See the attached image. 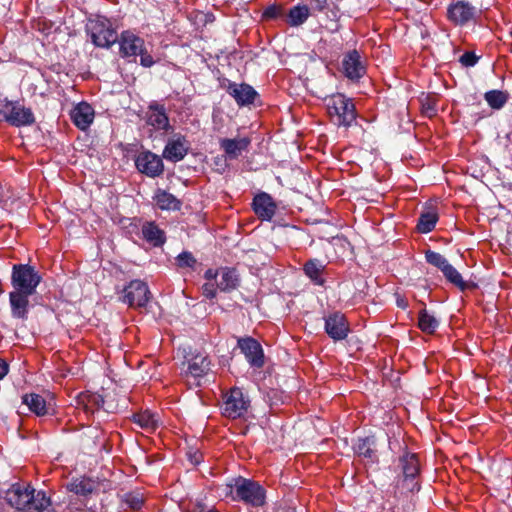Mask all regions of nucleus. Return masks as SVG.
<instances>
[{
    "mask_svg": "<svg viewBox=\"0 0 512 512\" xmlns=\"http://www.w3.org/2000/svg\"><path fill=\"white\" fill-rule=\"evenodd\" d=\"M5 500L11 507L22 512H43L51 504L44 492L36 493L30 485L21 484H13L6 491Z\"/></svg>",
    "mask_w": 512,
    "mask_h": 512,
    "instance_id": "nucleus-1",
    "label": "nucleus"
},
{
    "mask_svg": "<svg viewBox=\"0 0 512 512\" xmlns=\"http://www.w3.org/2000/svg\"><path fill=\"white\" fill-rule=\"evenodd\" d=\"M331 121L337 126H350L356 119L355 105L344 94L337 93L324 99Z\"/></svg>",
    "mask_w": 512,
    "mask_h": 512,
    "instance_id": "nucleus-2",
    "label": "nucleus"
},
{
    "mask_svg": "<svg viewBox=\"0 0 512 512\" xmlns=\"http://www.w3.org/2000/svg\"><path fill=\"white\" fill-rule=\"evenodd\" d=\"M0 121H5L12 126H29L35 122L32 110L18 101L0 100Z\"/></svg>",
    "mask_w": 512,
    "mask_h": 512,
    "instance_id": "nucleus-3",
    "label": "nucleus"
},
{
    "mask_svg": "<svg viewBox=\"0 0 512 512\" xmlns=\"http://www.w3.org/2000/svg\"><path fill=\"white\" fill-rule=\"evenodd\" d=\"M41 282L40 274L28 264H16L12 268L11 283L14 290L34 294Z\"/></svg>",
    "mask_w": 512,
    "mask_h": 512,
    "instance_id": "nucleus-4",
    "label": "nucleus"
},
{
    "mask_svg": "<svg viewBox=\"0 0 512 512\" xmlns=\"http://www.w3.org/2000/svg\"><path fill=\"white\" fill-rule=\"evenodd\" d=\"M235 499L244 501L255 507L262 506L265 502V492L257 482L245 478H238L234 485Z\"/></svg>",
    "mask_w": 512,
    "mask_h": 512,
    "instance_id": "nucleus-5",
    "label": "nucleus"
},
{
    "mask_svg": "<svg viewBox=\"0 0 512 512\" xmlns=\"http://www.w3.org/2000/svg\"><path fill=\"white\" fill-rule=\"evenodd\" d=\"M249 407L250 400L239 387L231 388L224 395L222 410L223 415L228 418L236 419L244 416Z\"/></svg>",
    "mask_w": 512,
    "mask_h": 512,
    "instance_id": "nucleus-6",
    "label": "nucleus"
},
{
    "mask_svg": "<svg viewBox=\"0 0 512 512\" xmlns=\"http://www.w3.org/2000/svg\"><path fill=\"white\" fill-rule=\"evenodd\" d=\"M87 29L94 45L108 48L117 40V34L106 18L90 20Z\"/></svg>",
    "mask_w": 512,
    "mask_h": 512,
    "instance_id": "nucleus-7",
    "label": "nucleus"
},
{
    "mask_svg": "<svg viewBox=\"0 0 512 512\" xmlns=\"http://www.w3.org/2000/svg\"><path fill=\"white\" fill-rule=\"evenodd\" d=\"M399 461L403 474L401 481L402 487L411 493L419 491L420 485L416 480L420 469L417 455L407 452L402 457H400Z\"/></svg>",
    "mask_w": 512,
    "mask_h": 512,
    "instance_id": "nucleus-8",
    "label": "nucleus"
},
{
    "mask_svg": "<svg viewBox=\"0 0 512 512\" xmlns=\"http://www.w3.org/2000/svg\"><path fill=\"white\" fill-rule=\"evenodd\" d=\"M150 299L147 284L141 280L131 281L123 290L121 301L129 306H144Z\"/></svg>",
    "mask_w": 512,
    "mask_h": 512,
    "instance_id": "nucleus-9",
    "label": "nucleus"
},
{
    "mask_svg": "<svg viewBox=\"0 0 512 512\" xmlns=\"http://www.w3.org/2000/svg\"><path fill=\"white\" fill-rule=\"evenodd\" d=\"M238 347L252 367L261 368L264 365V353L260 343L252 337L238 339Z\"/></svg>",
    "mask_w": 512,
    "mask_h": 512,
    "instance_id": "nucleus-10",
    "label": "nucleus"
},
{
    "mask_svg": "<svg viewBox=\"0 0 512 512\" xmlns=\"http://www.w3.org/2000/svg\"><path fill=\"white\" fill-rule=\"evenodd\" d=\"M135 163L137 169L149 177H157L164 170L162 159L149 151L139 154Z\"/></svg>",
    "mask_w": 512,
    "mask_h": 512,
    "instance_id": "nucleus-11",
    "label": "nucleus"
},
{
    "mask_svg": "<svg viewBox=\"0 0 512 512\" xmlns=\"http://www.w3.org/2000/svg\"><path fill=\"white\" fill-rule=\"evenodd\" d=\"M65 487L69 492L77 496L88 498L99 491L100 482L91 477L80 476L72 478Z\"/></svg>",
    "mask_w": 512,
    "mask_h": 512,
    "instance_id": "nucleus-12",
    "label": "nucleus"
},
{
    "mask_svg": "<svg viewBox=\"0 0 512 512\" xmlns=\"http://www.w3.org/2000/svg\"><path fill=\"white\" fill-rule=\"evenodd\" d=\"M188 151V142L186 138L180 134L170 138L164 148L163 157L172 162L182 160Z\"/></svg>",
    "mask_w": 512,
    "mask_h": 512,
    "instance_id": "nucleus-13",
    "label": "nucleus"
},
{
    "mask_svg": "<svg viewBox=\"0 0 512 512\" xmlns=\"http://www.w3.org/2000/svg\"><path fill=\"white\" fill-rule=\"evenodd\" d=\"M120 53L123 57H136L143 52L144 41L130 31H124L119 39Z\"/></svg>",
    "mask_w": 512,
    "mask_h": 512,
    "instance_id": "nucleus-14",
    "label": "nucleus"
},
{
    "mask_svg": "<svg viewBox=\"0 0 512 512\" xmlns=\"http://www.w3.org/2000/svg\"><path fill=\"white\" fill-rule=\"evenodd\" d=\"M252 205L255 214L264 221H270L277 208L273 198L265 192L257 194Z\"/></svg>",
    "mask_w": 512,
    "mask_h": 512,
    "instance_id": "nucleus-15",
    "label": "nucleus"
},
{
    "mask_svg": "<svg viewBox=\"0 0 512 512\" xmlns=\"http://www.w3.org/2000/svg\"><path fill=\"white\" fill-rule=\"evenodd\" d=\"M220 148L224 151L226 158L237 159L243 152H246L251 144L249 137L223 138L219 142Z\"/></svg>",
    "mask_w": 512,
    "mask_h": 512,
    "instance_id": "nucleus-16",
    "label": "nucleus"
},
{
    "mask_svg": "<svg viewBox=\"0 0 512 512\" xmlns=\"http://www.w3.org/2000/svg\"><path fill=\"white\" fill-rule=\"evenodd\" d=\"M227 92L239 106L252 104L257 96L256 90L245 83H229Z\"/></svg>",
    "mask_w": 512,
    "mask_h": 512,
    "instance_id": "nucleus-17",
    "label": "nucleus"
},
{
    "mask_svg": "<svg viewBox=\"0 0 512 512\" xmlns=\"http://www.w3.org/2000/svg\"><path fill=\"white\" fill-rule=\"evenodd\" d=\"M183 353L184 358L188 363L187 372L191 376L198 378L207 374L210 365V361L207 356L201 353L193 354L191 351L187 352L185 348L183 349Z\"/></svg>",
    "mask_w": 512,
    "mask_h": 512,
    "instance_id": "nucleus-18",
    "label": "nucleus"
},
{
    "mask_svg": "<svg viewBox=\"0 0 512 512\" xmlns=\"http://www.w3.org/2000/svg\"><path fill=\"white\" fill-rule=\"evenodd\" d=\"M476 8L468 2L458 1L450 5L448 9V16L455 24L464 25L474 18Z\"/></svg>",
    "mask_w": 512,
    "mask_h": 512,
    "instance_id": "nucleus-19",
    "label": "nucleus"
},
{
    "mask_svg": "<svg viewBox=\"0 0 512 512\" xmlns=\"http://www.w3.org/2000/svg\"><path fill=\"white\" fill-rule=\"evenodd\" d=\"M95 112L87 102L78 103L71 111L73 123L81 130H86L93 122Z\"/></svg>",
    "mask_w": 512,
    "mask_h": 512,
    "instance_id": "nucleus-20",
    "label": "nucleus"
},
{
    "mask_svg": "<svg viewBox=\"0 0 512 512\" xmlns=\"http://www.w3.org/2000/svg\"><path fill=\"white\" fill-rule=\"evenodd\" d=\"M342 66L346 77L352 80L359 79L365 72L360 54L356 50L347 53L343 59Z\"/></svg>",
    "mask_w": 512,
    "mask_h": 512,
    "instance_id": "nucleus-21",
    "label": "nucleus"
},
{
    "mask_svg": "<svg viewBox=\"0 0 512 512\" xmlns=\"http://www.w3.org/2000/svg\"><path fill=\"white\" fill-rule=\"evenodd\" d=\"M32 294L23 291L13 290L9 294L12 316L15 318H25L28 310V298Z\"/></svg>",
    "mask_w": 512,
    "mask_h": 512,
    "instance_id": "nucleus-22",
    "label": "nucleus"
},
{
    "mask_svg": "<svg viewBox=\"0 0 512 512\" xmlns=\"http://www.w3.org/2000/svg\"><path fill=\"white\" fill-rule=\"evenodd\" d=\"M147 123L157 130L172 129L165 108L161 105H151L148 111Z\"/></svg>",
    "mask_w": 512,
    "mask_h": 512,
    "instance_id": "nucleus-23",
    "label": "nucleus"
},
{
    "mask_svg": "<svg viewBox=\"0 0 512 512\" xmlns=\"http://www.w3.org/2000/svg\"><path fill=\"white\" fill-rule=\"evenodd\" d=\"M239 275L233 268H220L219 279L217 280V287L222 292H230L239 286Z\"/></svg>",
    "mask_w": 512,
    "mask_h": 512,
    "instance_id": "nucleus-24",
    "label": "nucleus"
},
{
    "mask_svg": "<svg viewBox=\"0 0 512 512\" xmlns=\"http://www.w3.org/2000/svg\"><path fill=\"white\" fill-rule=\"evenodd\" d=\"M304 272L306 276L316 285H323L324 279L322 273L325 269V265L318 259H311L304 265Z\"/></svg>",
    "mask_w": 512,
    "mask_h": 512,
    "instance_id": "nucleus-25",
    "label": "nucleus"
},
{
    "mask_svg": "<svg viewBox=\"0 0 512 512\" xmlns=\"http://www.w3.org/2000/svg\"><path fill=\"white\" fill-rule=\"evenodd\" d=\"M22 401L25 405L28 406L29 410L35 413L37 416H44L48 413L46 401L39 394H25L22 397Z\"/></svg>",
    "mask_w": 512,
    "mask_h": 512,
    "instance_id": "nucleus-26",
    "label": "nucleus"
},
{
    "mask_svg": "<svg viewBox=\"0 0 512 512\" xmlns=\"http://www.w3.org/2000/svg\"><path fill=\"white\" fill-rule=\"evenodd\" d=\"M374 447L375 437L369 436L363 439H359L354 449L359 456L374 462L377 460L376 450Z\"/></svg>",
    "mask_w": 512,
    "mask_h": 512,
    "instance_id": "nucleus-27",
    "label": "nucleus"
},
{
    "mask_svg": "<svg viewBox=\"0 0 512 512\" xmlns=\"http://www.w3.org/2000/svg\"><path fill=\"white\" fill-rule=\"evenodd\" d=\"M132 419L135 424L147 432H153L158 427L156 415L148 410L133 414Z\"/></svg>",
    "mask_w": 512,
    "mask_h": 512,
    "instance_id": "nucleus-28",
    "label": "nucleus"
},
{
    "mask_svg": "<svg viewBox=\"0 0 512 512\" xmlns=\"http://www.w3.org/2000/svg\"><path fill=\"white\" fill-rule=\"evenodd\" d=\"M154 200L162 210H179L181 206L180 201L174 195L164 190H158Z\"/></svg>",
    "mask_w": 512,
    "mask_h": 512,
    "instance_id": "nucleus-29",
    "label": "nucleus"
},
{
    "mask_svg": "<svg viewBox=\"0 0 512 512\" xmlns=\"http://www.w3.org/2000/svg\"><path fill=\"white\" fill-rule=\"evenodd\" d=\"M324 329L335 341L345 339L351 331L348 322H325Z\"/></svg>",
    "mask_w": 512,
    "mask_h": 512,
    "instance_id": "nucleus-30",
    "label": "nucleus"
},
{
    "mask_svg": "<svg viewBox=\"0 0 512 512\" xmlns=\"http://www.w3.org/2000/svg\"><path fill=\"white\" fill-rule=\"evenodd\" d=\"M142 234L145 240L154 246L162 245L165 241L164 233L154 223H146L142 227Z\"/></svg>",
    "mask_w": 512,
    "mask_h": 512,
    "instance_id": "nucleus-31",
    "label": "nucleus"
},
{
    "mask_svg": "<svg viewBox=\"0 0 512 512\" xmlns=\"http://www.w3.org/2000/svg\"><path fill=\"white\" fill-rule=\"evenodd\" d=\"M437 221V211L434 208H430L421 214L417 228L421 233H429L434 229Z\"/></svg>",
    "mask_w": 512,
    "mask_h": 512,
    "instance_id": "nucleus-32",
    "label": "nucleus"
},
{
    "mask_svg": "<svg viewBox=\"0 0 512 512\" xmlns=\"http://www.w3.org/2000/svg\"><path fill=\"white\" fill-rule=\"evenodd\" d=\"M310 10L306 5H296L288 13V23L291 26L302 25L309 17Z\"/></svg>",
    "mask_w": 512,
    "mask_h": 512,
    "instance_id": "nucleus-33",
    "label": "nucleus"
},
{
    "mask_svg": "<svg viewBox=\"0 0 512 512\" xmlns=\"http://www.w3.org/2000/svg\"><path fill=\"white\" fill-rule=\"evenodd\" d=\"M121 502L125 508L139 511L144 504V498L140 493L130 492L122 496Z\"/></svg>",
    "mask_w": 512,
    "mask_h": 512,
    "instance_id": "nucleus-34",
    "label": "nucleus"
},
{
    "mask_svg": "<svg viewBox=\"0 0 512 512\" xmlns=\"http://www.w3.org/2000/svg\"><path fill=\"white\" fill-rule=\"evenodd\" d=\"M79 403L83 405L86 411L93 412L95 408H99L103 405L104 400L98 394H82L79 397Z\"/></svg>",
    "mask_w": 512,
    "mask_h": 512,
    "instance_id": "nucleus-35",
    "label": "nucleus"
},
{
    "mask_svg": "<svg viewBox=\"0 0 512 512\" xmlns=\"http://www.w3.org/2000/svg\"><path fill=\"white\" fill-rule=\"evenodd\" d=\"M485 100L494 109H500L507 101V96L499 90H492L485 94Z\"/></svg>",
    "mask_w": 512,
    "mask_h": 512,
    "instance_id": "nucleus-36",
    "label": "nucleus"
},
{
    "mask_svg": "<svg viewBox=\"0 0 512 512\" xmlns=\"http://www.w3.org/2000/svg\"><path fill=\"white\" fill-rule=\"evenodd\" d=\"M442 273L449 282H451L461 290L466 289L467 284L463 280L461 274L451 264H449L446 267L445 271Z\"/></svg>",
    "mask_w": 512,
    "mask_h": 512,
    "instance_id": "nucleus-37",
    "label": "nucleus"
},
{
    "mask_svg": "<svg viewBox=\"0 0 512 512\" xmlns=\"http://www.w3.org/2000/svg\"><path fill=\"white\" fill-rule=\"evenodd\" d=\"M425 258L429 264L437 267L441 272H444L446 267L450 264L443 255L434 251H427Z\"/></svg>",
    "mask_w": 512,
    "mask_h": 512,
    "instance_id": "nucleus-38",
    "label": "nucleus"
},
{
    "mask_svg": "<svg viewBox=\"0 0 512 512\" xmlns=\"http://www.w3.org/2000/svg\"><path fill=\"white\" fill-rule=\"evenodd\" d=\"M177 263L180 267H193L196 260L190 252H182L177 257Z\"/></svg>",
    "mask_w": 512,
    "mask_h": 512,
    "instance_id": "nucleus-39",
    "label": "nucleus"
},
{
    "mask_svg": "<svg viewBox=\"0 0 512 512\" xmlns=\"http://www.w3.org/2000/svg\"><path fill=\"white\" fill-rule=\"evenodd\" d=\"M217 289H218L217 281L216 282H206L202 286L203 295L208 299H212L216 296Z\"/></svg>",
    "mask_w": 512,
    "mask_h": 512,
    "instance_id": "nucleus-40",
    "label": "nucleus"
},
{
    "mask_svg": "<svg viewBox=\"0 0 512 512\" xmlns=\"http://www.w3.org/2000/svg\"><path fill=\"white\" fill-rule=\"evenodd\" d=\"M478 57L472 52H465L460 57V63L465 67H472L477 63Z\"/></svg>",
    "mask_w": 512,
    "mask_h": 512,
    "instance_id": "nucleus-41",
    "label": "nucleus"
},
{
    "mask_svg": "<svg viewBox=\"0 0 512 512\" xmlns=\"http://www.w3.org/2000/svg\"><path fill=\"white\" fill-rule=\"evenodd\" d=\"M439 322H417V327L425 334H434Z\"/></svg>",
    "mask_w": 512,
    "mask_h": 512,
    "instance_id": "nucleus-42",
    "label": "nucleus"
},
{
    "mask_svg": "<svg viewBox=\"0 0 512 512\" xmlns=\"http://www.w3.org/2000/svg\"><path fill=\"white\" fill-rule=\"evenodd\" d=\"M140 56L141 65L144 67H151L154 64L153 58L149 55L145 48H143V52L138 54Z\"/></svg>",
    "mask_w": 512,
    "mask_h": 512,
    "instance_id": "nucleus-43",
    "label": "nucleus"
},
{
    "mask_svg": "<svg viewBox=\"0 0 512 512\" xmlns=\"http://www.w3.org/2000/svg\"><path fill=\"white\" fill-rule=\"evenodd\" d=\"M311 5L313 9L318 11H323L324 9L328 8L331 3L330 0H310Z\"/></svg>",
    "mask_w": 512,
    "mask_h": 512,
    "instance_id": "nucleus-44",
    "label": "nucleus"
},
{
    "mask_svg": "<svg viewBox=\"0 0 512 512\" xmlns=\"http://www.w3.org/2000/svg\"><path fill=\"white\" fill-rule=\"evenodd\" d=\"M219 274H220V269L219 270L208 269L205 272L204 277L207 280V282H216L217 278L219 277Z\"/></svg>",
    "mask_w": 512,
    "mask_h": 512,
    "instance_id": "nucleus-45",
    "label": "nucleus"
},
{
    "mask_svg": "<svg viewBox=\"0 0 512 512\" xmlns=\"http://www.w3.org/2000/svg\"><path fill=\"white\" fill-rule=\"evenodd\" d=\"M9 365L6 361L0 359V380H2L8 373Z\"/></svg>",
    "mask_w": 512,
    "mask_h": 512,
    "instance_id": "nucleus-46",
    "label": "nucleus"
},
{
    "mask_svg": "<svg viewBox=\"0 0 512 512\" xmlns=\"http://www.w3.org/2000/svg\"><path fill=\"white\" fill-rule=\"evenodd\" d=\"M279 13V8L276 6H270L265 10V15L267 17H276Z\"/></svg>",
    "mask_w": 512,
    "mask_h": 512,
    "instance_id": "nucleus-47",
    "label": "nucleus"
},
{
    "mask_svg": "<svg viewBox=\"0 0 512 512\" xmlns=\"http://www.w3.org/2000/svg\"><path fill=\"white\" fill-rule=\"evenodd\" d=\"M396 296H397L396 297L397 306L400 307V308H403V309L407 308V306H408L407 299L405 297H402V296L398 295V294Z\"/></svg>",
    "mask_w": 512,
    "mask_h": 512,
    "instance_id": "nucleus-48",
    "label": "nucleus"
},
{
    "mask_svg": "<svg viewBox=\"0 0 512 512\" xmlns=\"http://www.w3.org/2000/svg\"><path fill=\"white\" fill-rule=\"evenodd\" d=\"M6 191L2 185H0V203L5 201L7 195Z\"/></svg>",
    "mask_w": 512,
    "mask_h": 512,
    "instance_id": "nucleus-49",
    "label": "nucleus"
},
{
    "mask_svg": "<svg viewBox=\"0 0 512 512\" xmlns=\"http://www.w3.org/2000/svg\"><path fill=\"white\" fill-rule=\"evenodd\" d=\"M418 320H419V321L426 320V319H425V315H424V314H421V315L419 316V319H418Z\"/></svg>",
    "mask_w": 512,
    "mask_h": 512,
    "instance_id": "nucleus-50",
    "label": "nucleus"
}]
</instances>
